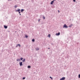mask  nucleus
I'll list each match as a JSON object with an SVG mask.
<instances>
[{
    "label": "nucleus",
    "mask_w": 80,
    "mask_h": 80,
    "mask_svg": "<svg viewBox=\"0 0 80 80\" xmlns=\"http://www.w3.org/2000/svg\"><path fill=\"white\" fill-rule=\"evenodd\" d=\"M60 35V33L59 32L58 33H56V36H59Z\"/></svg>",
    "instance_id": "obj_5"
},
{
    "label": "nucleus",
    "mask_w": 80,
    "mask_h": 80,
    "mask_svg": "<svg viewBox=\"0 0 80 80\" xmlns=\"http://www.w3.org/2000/svg\"><path fill=\"white\" fill-rule=\"evenodd\" d=\"M4 28H5V29H7L8 28V26L6 25H4Z\"/></svg>",
    "instance_id": "obj_7"
},
{
    "label": "nucleus",
    "mask_w": 80,
    "mask_h": 80,
    "mask_svg": "<svg viewBox=\"0 0 80 80\" xmlns=\"http://www.w3.org/2000/svg\"><path fill=\"white\" fill-rule=\"evenodd\" d=\"M20 60L22 61L23 60V58L22 57H21L20 58Z\"/></svg>",
    "instance_id": "obj_17"
},
{
    "label": "nucleus",
    "mask_w": 80,
    "mask_h": 80,
    "mask_svg": "<svg viewBox=\"0 0 80 80\" xmlns=\"http://www.w3.org/2000/svg\"><path fill=\"white\" fill-rule=\"evenodd\" d=\"M63 28H68V27L66 24H65L63 25Z\"/></svg>",
    "instance_id": "obj_2"
},
{
    "label": "nucleus",
    "mask_w": 80,
    "mask_h": 80,
    "mask_svg": "<svg viewBox=\"0 0 80 80\" xmlns=\"http://www.w3.org/2000/svg\"><path fill=\"white\" fill-rule=\"evenodd\" d=\"M15 32L16 33V32H17V31H15Z\"/></svg>",
    "instance_id": "obj_36"
},
{
    "label": "nucleus",
    "mask_w": 80,
    "mask_h": 80,
    "mask_svg": "<svg viewBox=\"0 0 80 80\" xmlns=\"http://www.w3.org/2000/svg\"><path fill=\"white\" fill-rule=\"evenodd\" d=\"M16 12H18L19 14L21 13V12H20V9H18L17 10H15Z\"/></svg>",
    "instance_id": "obj_1"
},
{
    "label": "nucleus",
    "mask_w": 80,
    "mask_h": 80,
    "mask_svg": "<svg viewBox=\"0 0 80 80\" xmlns=\"http://www.w3.org/2000/svg\"><path fill=\"white\" fill-rule=\"evenodd\" d=\"M50 48H48V49H50Z\"/></svg>",
    "instance_id": "obj_34"
},
{
    "label": "nucleus",
    "mask_w": 80,
    "mask_h": 80,
    "mask_svg": "<svg viewBox=\"0 0 80 80\" xmlns=\"http://www.w3.org/2000/svg\"><path fill=\"white\" fill-rule=\"evenodd\" d=\"M25 62V59L24 58L22 60V62Z\"/></svg>",
    "instance_id": "obj_16"
},
{
    "label": "nucleus",
    "mask_w": 80,
    "mask_h": 80,
    "mask_svg": "<svg viewBox=\"0 0 80 80\" xmlns=\"http://www.w3.org/2000/svg\"><path fill=\"white\" fill-rule=\"evenodd\" d=\"M24 11V10L23 9H22L21 10H20L21 12V13H23V12Z\"/></svg>",
    "instance_id": "obj_8"
},
{
    "label": "nucleus",
    "mask_w": 80,
    "mask_h": 80,
    "mask_svg": "<svg viewBox=\"0 0 80 80\" xmlns=\"http://www.w3.org/2000/svg\"><path fill=\"white\" fill-rule=\"evenodd\" d=\"M17 62H18L19 61V62H20V59H17L16 60Z\"/></svg>",
    "instance_id": "obj_11"
},
{
    "label": "nucleus",
    "mask_w": 80,
    "mask_h": 80,
    "mask_svg": "<svg viewBox=\"0 0 80 80\" xmlns=\"http://www.w3.org/2000/svg\"><path fill=\"white\" fill-rule=\"evenodd\" d=\"M18 47V45H17L16 46V47Z\"/></svg>",
    "instance_id": "obj_30"
},
{
    "label": "nucleus",
    "mask_w": 80,
    "mask_h": 80,
    "mask_svg": "<svg viewBox=\"0 0 80 80\" xmlns=\"http://www.w3.org/2000/svg\"><path fill=\"white\" fill-rule=\"evenodd\" d=\"M78 78H80V74H79L78 75Z\"/></svg>",
    "instance_id": "obj_21"
},
{
    "label": "nucleus",
    "mask_w": 80,
    "mask_h": 80,
    "mask_svg": "<svg viewBox=\"0 0 80 80\" xmlns=\"http://www.w3.org/2000/svg\"><path fill=\"white\" fill-rule=\"evenodd\" d=\"M51 45H53V44L52 43H51Z\"/></svg>",
    "instance_id": "obj_33"
},
{
    "label": "nucleus",
    "mask_w": 80,
    "mask_h": 80,
    "mask_svg": "<svg viewBox=\"0 0 80 80\" xmlns=\"http://www.w3.org/2000/svg\"><path fill=\"white\" fill-rule=\"evenodd\" d=\"M64 53H62V54H64Z\"/></svg>",
    "instance_id": "obj_38"
},
{
    "label": "nucleus",
    "mask_w": 80,
    "mask_h": 80,
    "mask_svg": "<svg viewBox=\"0 0 80 80\" xmlns=\"http://www.w3.org/2000/svg\"><path fill=\"white\" fill-rule=\"evenodd\" d=\"M53 2H54V1H56V0H53Z\"/></svg>",
    "instance_id": "obj_32"
},
{
    "label": "nucleus",
    "mask_w": 80,
    "mask_h": 80,
    "mask_svg": "<svg viewBox=\"0 0 80 80\" xmlns=\"http://www.w3.org/2000/svg\"><path fill=\"white\" fill-rule=\"evenodd\" d=\"M72 26H73V25L72 24H70V25L68 26V27H69V28H72Z\"/></svg>",
    "instance_id": "obj_4"
},
{
    "label": "nucleus",
    "mask_w": 80,
    "mask_h": 80,
    "mask_svg": "<svg viewBox=\"0 0 80 80\" xmlns=\"http://www.w3.org/2000/svg\"><path fill=\"white\" fill-rule=\"evenodd\" d=\"M8 32H9V33H10V31H8Z\"/></svg>",
    "instance_id": "obj_31"
},
{
    "label": "nucleus",
    "mask_w": 80,
    "mask_h": 80,
    "mask_svg": "<svg viewBox=\"0 0 80 80\" xmlns=\"http://www.w3.org/2000/svg\"><path fill=\"white\" fill-rule=\"evenodd\" d=\"M49 78H51V80H52V77L50 76V77H49Z\"/></svg>",
    "instance_id": "obj_22"
},
{
    "label": "nucleus",
    "mask_w": 80,
    "mask_h": 80,
    "mask_svg": "<svg viewBox=\"0 0 80 80\" xmlns=\"http://www.w3.org/2000/svg\"><path fill=\"white\" fill-rule=\"evenodd\" d=\"M18 46L19 47H21V45H20V44H17Z\"/></svg>",
    "instance_id": "obj_14"
},
{
    "label": "nucleus",
    "mask_w": 80,
    "mask_h": 80,
    "mask_svg": "<svg viewBox=\"0 0 80 80\" xmlns=\"http://www.w3.org/2000/svg\"><path fill=\"white\" fill-rule=\"evenodd\" d=\"M22 26H23V27H24V26H25V24H23L22 25Z\"/></svg>",
    "instance_id": "obj_29"
},
{
    "label": "nucleus",
    "mask_w": 80,
    "mask_h": 80,
    "mask_svg": "<svg viewBox=\"0 0 80 80\" xmlns=\"http://www.w3.org/2000/svg\"><path fill=\"white\" fill-rule=\"evenodd\" d=\"M19 65L20 67L23 65V62H22L21 61L19 62Z\"/></svg>",
    "instance_id": "obj_3"
},
{
    "label": "nucleus",
    "mask_w": 80,
    "mask_h": 80,
    "mask_svg": "<svg viewBox=\"0 0 80 80\" xmlns=\"http://www.w3.org/2000/svg\"><path fill=\"white\" fill-rule=\"evenodd\" d=\"M65 80V77H62V78H61L60 80Z\"/></svg>",
    "instance_id": "obj_6"
},
{
    "label": "nucleus",
    "mask_w": 80,
    "mask_h": 80,
    "mask_svg": "<svg viewBox=\"0 0 80 80\" xmlns=\"http://www.w3.org/2000/svg\"><path fill=\"white\" fill-rule=\"evenodd\" d=\"M35 39L33 38L32 39V42H35Z\"/></svg>",
    "instance_id": "obj_15"
},
{
    "label": "nucleus",
    "mask_w": 80,
    "mask_h": 80,
    "mask_svg": "<svg viewBox=\"0 0 80 80\" xmlns=\"http://www.w3.org/2000/svg\"><path fill=\"white\" fill-rule=\"evenodd\" d=\"M26 78L25 77H24L22 78V80H25Z\"/></svg>",
    "instance_id": "obj_20"
},
{
    "label": "nucleus",
    "mask_w": 80,
    "mask_h": 80,
    "mask_svg": "<svg viewBox=\"0 0 80 80\" xmlns=\"http://www.w3.org/2000/svg\"><path fill=\"white\" fill-rule=\"evenodd\" d=\"M18 7V6L15 5L14 6L15 8H17Z\"/></svg>",
    "instance_id": "obj_23"
},
{
    "label": "nucleus",
    "mask_w": 80,
    "mask_h": 80,
    "mask_svg": "<svg viewBox=\"0 0 80 80\" xmlns=\"http://www.w3.org/2000/svg\"><path fill=\"white\" fill-rule=\"evenodd\" d=\"M73 1L74 2H76V0H73Z\"/></svg>",
    "instance_id": "obj_25"
},
{
    "label": "nucleus",
    "mask_w": 80,
    "mask_h": 80,
    "mask_svg": "<svg viewBox=\"0 0 80 80\" xmlns=\"http://www.w3.org/2000/svg\"><path fill=\"white\" fill-rule=\"evenodd\" d=\"M12 49H15V48H14V47H13V46L12 47Z\"/></svg>",
    "instance_id": "obj_24"
},
{
    "label": "nucleus",
    "mask_w": 80,
    "mask_h": 80,
    "mask_svg": "<svg viewBox=\"0 0 80 80\" xmlns=\"http://www.w3.org/2000/svg\"><path fill=\"white\" fill-rule=\"evenodd\" d=\"M48 37L49 38H50V37H51V35H50V34H49L48 35Z\"/></svg>",
    "instance_id": "obj_18"
},
{
    "label": "nucleus",
    "mask_w": 80,
    "mask_h": 80,
    "mask_svg": "<svg viewBox=\"0 0 80 80\" xmlns=\"http://www.w3.org/2000/svg\"><path fill=\"white\" fill-rule=\"evenodd\" d=\"M58 13H60V11L59 10H58Z\"/></svg>",
    "instance_id": "obj_28"
},
{
    "label": "nucleus",
    "mask_w": 80,
    "mask_h": 80,
    "mask_svg": "<svg viewBox=\"0 0 80 80\" xmlns=\"http://www.w3.org/2000/svg\"><path fill=\"white\" fill-rule=\"evenodd\" d=\"M53 3H54V1H51L50 2V5H53Z\"/></svg>",
    "instance_id": "obj_9"
},
{
    "label": "nucleus",
    "mask_w": 80,
    "mask_h": 80,
    "mask_svg": "<svg viewBox=\"0 0 80 80\" xmlns=\"http://www.w3.org/2000/svg\"><path fill=\"white\" fill-rule=\"evenodd\" d=\"M19 15H21V14H19Z\"/></svg>",
    "instance_id": "obj_35"
},
{
    "label": "nucleus",
    "mask_w": 80,
    "mask_h": 80,
    "mask_svg": "<svg viewBox=\"0 0 80 80\" xmlns=\"http://www.w3.org/2000/svg\"><path fill=\"white\" fill-rule=\"evenodd\" d=\"M31 2H34V1H33V0H32Z\"/></svg>",
    "instance_id": "obj_27"
},
{
    "label": "nucleus",
    "mask_w": 80,
    "mask_h": 80,
    "mask_svg": "<svg viewBox=\"0 0 80 80\" xmlns=\"http://www.w3.org/2000/svg\"><path fill=\"white\" fill-rule=\"evenodd\" d=\"M35 50H36L37 51H38L39 50V48H35Z\"/></svg>",
    "instance_id": "obj_10"
},
{
    "label": "nucleus",
    "mask_w": 80,
    "mask_h": 80,
    "mask_svg": "<svg viewBox=\"0 0 80 80\" xmlns=\"http://www.w3.org/2000/svg\"><path fill=\"white\" fill-rule=\"evenodd\" d=\"M27 68H31V66L30 65H28V66Z\"/></svg>",
    "instance_id": "obj_13"
},
{
    "label": "nucleus",
    "mask_w": 80,
    "mask_h": 80,
    "mask_svg": "<svg viewBox=\"0 0 80 80\" xmlns=\"http://www.w3.org/2000/svg\"><path fill=\"white\" fill-rule=\"evenodd\" d=\"M42 17L43 20H45V16H42Z\"/></svg>",
    "instance_id": "obj_19"
},
{
    "label": "nucleus",
    "mask_w": 80,
    "mask_h": 80,
    "mask_svg": "<svg viewBox=\"0 0 80 80\" xmlns=\"http://www.w3.org/2000/svg\"><path fill=\"white\" fill-rule=\"evenodd\" d=\"M25 38H27L28 37V36L27 35V34L25 35Z\"/></svg>",
    "instance_id": "obj_12"
},
{
    "label": "nucleus",
    "mask_w": 80,
    "mask_h": 80,
    "mask_svg": "<svg viewBox=\"0 0 80 80\" xmlns=\"http://www.w3.org/2000/svg\"><path fill=\"white\" fill-rule=\"evenodd\" d=\"M40 21V19H38V22H39Z\"/></svg>",
    "instance_id": "obj_26"
},
{
    "label": "nucleus",
    "mask_w": 80,
    "mask_h": 80,
    "mask_svg": "<svg viewBox=\"0 0 80 80\" xmlns=\"http://www.w3.org/2000/svg\"><path fill=\"white\" fill-rule=\"evenodd\" d=\"M8 0V1H11L12 0Z\"/></svg>",
    "instance_id": "obj_37"
}]
</instances>
